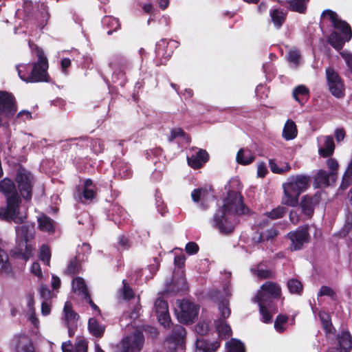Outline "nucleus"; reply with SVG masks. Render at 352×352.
Here are the masks:
<instances>
[{
	"mask_svg": "<svg viewBox=\"0 0 352 352\" xmlns=\"http://www.w3.org/2000/svg\"><path fill=\"white\" fill-rule=\"evenodd\" d=\"M320 200V194L316 192L313 195H306L302 197L300 201V208L302 213L308 217H311L314 214L315 207Z\"/></svg>",
	"mask_w": 352,
	"mask_h": 352,
	"instance_id": "15",
	"label": "nucleus"
},
{
	"mask_svg": "<svg viewBox=\"0 0 352 352\" xmlns=\"http://www.w3.org/2000/svg\"><path fill=\"white\" fill-rule=\"evenodd\" d=\"M220 346L217 341L208 342L203 338L196 340V352H214Z\"/></svg>",
	"mask_w": 352,
	"mask_h": 352,
	"instance_id": "21",
	"label": "nucleus"
},
{
	"mask_svg": "<svg viewBox=\"0 0 352 352\" xmlns=\"http://www.w3.org/2000/svg\"><path fill=\"white\" fill-rule=\"evenodd\" d=\"M297 135L296 124L292 120H288L283 131V136L287 140L294 139Z\"/></svg>",
	"mask_w": 352,
	"mask_h": 352,
	"instance_id": "30",
	"label": "nucleus"
},
{
	"mask_svg": "<svg viewBox=\"0 0 352 352\" xmlns=\"http://www.w3.org/2000/svg\"><path fill=\"white\" fill-rule=\"evenodd\" d=\"M114 212H119L120 215H124V211L119 206H113L111 210H109L108 217L109 219L113 221L115 223H117L118 219L114 216Z\"/></svg>",
	"mask_w": 352,
	"mask_h": 352,
	"instance_id": "60",
	"label": "nucleus"
},
{
	"mask_svg": "<svg viewBox=\"0 0 352 352\" xmlns=\"http://www.w3.org/2000/svg\"><path fill=\"white\" fill-rule=\"evenodd\" d=\"M273 298H274L272 296L261 289L258 291L256 296L254 298V302L258 304L260 314L262 316L263 322H272V314L278 311L276 306L273 303Z\"/></svg>",
	"mask_w": 352,
	"mask_h": 352,
	"instance_id": "7",
	"label": "nucleus"
},
{
	"mask_svg": "<svg viewBox=\"0 0 352 352\" xmlns=\"http://www.w3.org/2000/svg\"><path fill=\"white\" fill-rule=\"evenodd\" d=\"M0 265L2 271L8 274L11 273L12 268L8 263V256L7 253L1 249H0Z\"/></svg>",
	"mask_w": 352,
	"mask_h": 352,
	"instance_id": "41",
	"label": "nucleus"
},
{
	"mask_svg": "<svg viewBox=\"0 0 352 352\" xmlns=\"http://www.w3.org/2000/svg\"><path fill=\"white\" fill-rule=\"evenodd\" d=\"M352 183V164H350L346 170L341 183V188L344 190L347 188Z\"/></svg>",
	"mask_w": 352,
	"mask_h": 352,
	"instance_id": "46",
	"label": "nucleus"
},
{
	"mask_svg": "<svg viewBox=\"0 0 352 352\" xmlns=\"http://www.w3.org/2000/svg\"><path fill=\"white\" fill-rule=\"evenodd\" d=\"M269 166L273 173L278 174L285 173L291 169V166L288 163H285L283 166L279 167L274 160H270Z\"/></svg>",
	"mask_w": 352,
	"mask_h": 352,
	"instance_id": "43",
	"label": "nucleus"
},
{
	"mask_svg": "<svg viewBox=\"0 0 352 352\" xmlns=\"http://www.w3.org/2000/svg\"><path fill=\"white\" fill-rule=\"evenodd\" d=\"M288 321V317L285 315L279 314L274 322V329L278 333H282L285 330V324Z\"/></svg>",
	"mask_w": 352,
	"mask_h": 352,
	"instance_id": "44",
	"label": "nucleus"
},
{
	"mask_svg": "<svg viewBox=\"0 0 352 352\" xmlns=\"http://www.w3.org/2000/svg\"><path fill=\"white\" fill-rule=\"evenodd\" d=\"M155 309L159 322L165 328H169L171 321L167 302L163 298H157L155 302Z\"/></svg>",
	"mask_w": 352,
	"mask_h": 352,
	"instance_id": "14",
	"label": "nucleus"
},
{
	"mask_svg": "<svg viewBox=\"0 0 352 352\" xmlns=\"http://www.w3.org/2000/svg\"><path fill=\"white\" fill-rule=\"evenodd\" d=\"M327 164L330 170L331 180L335 182L337 175V170L338 168V163L336 160L333 158H329L327 161Z\"/></svg>",
	"mask_w": 352,
	"mask_h": 352,
	"instance_id": "51",
	"label": "nucleus"
},
{
	"mask_svg": "<svg viewBox=\"0 0 352 352\" xmlns=\"http://www.w3.org/2000/svg\"><path fill=\"white\" fill-rule=\"evenodd\" d=\"M309 94L308 89L304 85H298L293 90V96L294 99L298 102H301V99L300 96L307 97Z\"/></svg>",
	"mask_w": 352,
	"mask_h": 352,
	"instance_id": "48",
	"label": "nucleus"
},
{
	"mask_svg": "<svg viewBox=\"0 0 352 352\" xmlns=\"http://www.w3.org/2000/svg\"><path fill=\"white\" fill-rule=\"evenodd\" d=\"M72 289L75 293L81 295L82 298L89 295L85 280L82 278L78 277L73 280Z\"/></svg>",
	"mask_w": 352,
	"mask_h": 352,
	"instance_id": "29",
	"label": "nucleus"
},
{
	"mask_svg": "<svg viewBox=\"0 0 352 352\" xmlns=\"http://www.w3.org/2000/svg\"><path fill=\"white\" fill-rule=\"evenodd\" d=\"M236 159L239 164L247 165L254 161V155L250 150L247 148H241L236 154Z\"/></svg>",
	"mask_w": 352,
	"mask_h": 352,
	"instance_id": "25",
	"label": "nucleus"
},
{
	"mask_svg": "<svg viewBox=\"0 0 352 352\" xmlns=\"http://www.w3.org/2000/svg\"><path fill=\"white\" fill-rule=\"evenodd\" d=\"M300 57V56L298 51H290L287 56L288 60L296 65L298 64Z\"/></svg>",
	"mask_w": 352,
	"mask_h": 352,
	"instance_id": "63",
	"label": "nucleus"
},
{
	"mask_svg": "<svg viewBox=\"0 0 352 352\" xmlns=\"http://www.w3.org/2000/svg\"><path fill=\"white\" fill-rule=\"evenodd\" d=\"M92 151L95 153H102L104 150L103 142L100 139H94L91 142Z\"/></svg>",
	"mask_w": 352,
	"mask_h": 352,
	"instance_id": "59",
	"label": "nucleus"
},
{
	"mask_svg": "<svg viewBox=\"0 0 352 352\" xmlns=\"http://www.w3.org/2000/svg\"><path fill=\"white\" fill-rule=\"evenodd\" d=\"M0 192L6 198V206L0 208V218L21 223L25 216L19 212L21 197L16 190L14 182L6 177L0 181Z\"/></svg>",
	"mask_w": 352,
	"mask_h": 352,
	"instance_id": "2",
	"label": "nucleus"
},
{
	"mask_svg": "<svg viewBox=\"0 0 352 352\" xmlns=\"http://www.w3.org/2000/svg\"><path fill=\"white\" fill-rule=\"evenodd\" d=\"M82 261L81 257L80 256V252L78 255H76L74 259L70 261L65 272L68 274H74L78 272V263Z\"/></svg>",
	"mask_w": 352,
	"mask_h": 352,
	"instance_id": "45",
	"label": "nucleus"
},
{
	"mask_svg": "<svg viewBox=\"0 0 352 352\" xmlns=\"http://www.w3.org/2000/svg\"><path fill=\"white\" fill-rule=\"evenodd\" d=\"M319 318L322 323L325 331L327 333H330L333 329L330 316L325 311H320Z\"/></svg>",
	"mask_w": 352,
	"mask_h": 352,
	"instance_id": "42",
	"label": "nucleus"
},
{
	"mask_svg": "<svg viewBox=\"0 0 352 352\" xmlns=\"http://www.w3.org/2000/svg\"><path fill=\"white\" fill-rule=\"evenodd\" d=\"M17 352H34L31 340L26 335H20L14 338Z\"/></svg>",
	"mask_w": 352,
	"mask_h": 352,
	"instance_id": "19",
	"label": "nucleus"
},
{
	"mask_svg": "<svg viewBox=\"0 0 352 352\" xmlns=\"http://www.w3.org/2000/svg\"><path fill=\"white\" fill-rule=\"evenodd\" d=\"M271 20L276 28H280L285 21L286 13L280 9H274L270 12Z\"/></svg>",
	"mask_w": 352,
	"mask_h": 352,
	"instance_id": "28",
	"label": "nucleus"
},
{
	"mask_svg": "<svg viewBox=\"0 0 352 352\" xmlns=\"http://www.w3.org/2000/svg\"><path fill=\"white\" fill-rule=\"evenodd\" d=\"M15 98L12 94L0 91V114L6 119L12 118L16 112Z\"/></svg>",
	"mask_w": 352,
	"mask_h": 352,
	"instance_id": "11",
	"label": "nucleus"
},
{
	"mask_svg": "<svg viewBox=\"0 0 352 352\" xmlns=\"http://www.w3.org/2000/svg\"><path fill=\"white\" fill-rule=\"evenodd\" d=\"M179 309L176 310L178 320L183 324L192 323L198 315L199 307L188 300L179 302Z\"/></svg>",
	"mask_w": 352,
	"mask_h": 352,
	"instance_id": "9",
	"label": "nucleus"
},
{
	"mask_svg": "<svg viewBox=\"0 0 352 352\" xmlns=\"http://www.w3.org/2000/svg\"><path fill=\"white\" fill-rule=\"evenodd\" d=\"M30 272L32 274H34L38 278H41L43 276L40 264L37 262H34L32 263L30 267Z\"/></svg>",
	"mask_w": 352,
	"mask_h": 352,
	"instance_id": "64",
	"label": "nucleus"
},
{
	"mask_svg": "<svg viewBox=\"0 0 352 352\" xmlns=\"http://www.w3.org/2000/svg\"><path fill=\"white\" fill-rule=\"evenodd\" d=\"M329 296L331 299L336 298V293L332 288L328 286H322L318 294V296Z\"/></svg>",
	"mask_w": 352,
	"mask_h": 352,
	"instance_id": "56",
	"label": "nucleus"
},
{
	"mask_svg": "<svg viewBox=\"0 0 352 352\" xmlns=\"http://www.w3.org/2000/svg\"><path fill=\"white\" fill-rule=\"evenodd\" d=\"M228 352H245L243 344L236 339H232L226 344Z\"/></svg>",
	"mask_w": 352,
	"mask_h": 352,
	"instance_id": "39",
	"label": "nucleus"
},
{
	"mask_svg": "<svg viewBox=\"0 0 352 352\" xmlns=\"http://www.w3.org/2000/svg\"><path fill=\"white\" fill-rule=\"evenodd\" d=\"M326 76L331 94L336 98H342L344 95V86L338 74L332 68H327Z\"/></svg>",
	"mask_w": 352,
	"mask_h": 352,
	"instance_id": "12",
	"label": "nucleus"
},
{
	"mask_svg": "<svg viewBox=\"0 0 352 352\" xmlns=\"http://www.w3.org/2000/svg\"><path fill=\"white\" fill-rule=\"evenodd\" d=\"M287 287L289 291L292 294H300L302 291V285L297 279H290L287 282Z\"/></svg>",
	"mask_w": 352,
	"mask_h": 352,
	"instance_id": "47",
	"label": "nucleus"
},
{
	"mask_svg": "<svg viewBox=\"0 0 352 352\" xmlns=\"http://www.w3.org/2000/svg\"><path fill=\"white\" fill-rule=\"evenodd\" d=\"M39 294L43 301H50L53 297L52 292L48 288L47 285H41L39 289Z\"/></svg>",
	"mask_w": 352,
	"mask_h": 352,
	"instance_id": "54",
	"label": "nucleus"
},
{
	"mask_svg": "<svg viewBox=\"0 0 352 352\" xmlns=\"http://www.w3.org/2000/svg\"><path fill=\"white\" fill-rule=\"evenodd\" d=\"M186 329L181 325L177 324L174 326L170 340L177 345H184V339L186 338Z\"/></svg>",
	"mask_w": 352,
	"mask_h": 352,
	"instance_id": "23",
	"label": "nucleus"
},
{
	"mask_svg": "<svg viewBox=\"0 0 352 352\" xmlns=\"http://www.w3.org/2000/svg\"><path fill=\"white\" fill-rule=\"evenodd\" d=\"M310 177L305 175H293L283 184L284 195L281 203L294 207L297 205L300 195L309 186Z\"/></svg>",
	"mask_w": 352,
	"mask_h": 352,
	"instance_id": "4",
	"label": "nucleus"
},
{
	"mask_svg": "<svg viewBox=\"0 0 352 352\" xmlns=\"http://www.w3.org/2000/svg\"><path fill=\"white\" fill-rule=\"evenodd\" d=\"M38 228L43 232L52 233L54 231V222L49 217L42 214L38 218Z\"/></svg>",
	"mask_w": 352,
	"mask_h": 352,
	"instance_id": "27",
	"label": "nucleus"
},
{
	"mask_svg": "<svg viewBox=\"0 0 352 352\" xmlns=\"http://www.w3.org/2000/svg\"><path fill=\"white\" fill-rule=\"evenodd\" d=\"M144 336L141 329L133 331V352H140L144 345Z\"/></svg>",
	"mask_w": 352,
	"mask_h": 352,
	"instance_id": "31",
	"label": "nucleus"
},
{
	"mask_svg": "<svg viewBox=\"0 0 352 352\" xmlns=\"http://www.w3.org/2000/svg\"><path fill=\"white\" fill-rule=\"evenodd\" d=\"M122 283L123 287L118 295V300L120 302L129 301L132 298V289L131 288L130 284L127 283L126 280H123Z\"/></svg>",
	"mask_w": 352,
	"mask_h": 352,
	"instance_id": "35",
	"label": "nucleus"
},
{
	"mask_svg": "<svg viewBox=\"0 0 352 352\" xmlns=\"http://www.w3.org/2000/svg\"><path fill=\"white\" fill-rule=\"evenodd\" d=\"M168 42L165 39H162L156 45L155 52L157 56L162 57H168L170 53H167L166 48L167 47Z\"/></svg>",
	"mask_w": 352,
	"mask_h": 352,
	"instance_id": "49",
	"label": "nucleus"
},
{
	"mask_svg": "<svg viewBox=\"0 0 352 352\" xmlns=\"http://www.w3.org/2000/svg\"><path fill=\"white\" fill-rule=\"evenodd\" d=\"M23 11L25 14L24 19L31 20L34 19L38 23H44L48 16L47 6L45 3H41V10H34L32 2L25 1L23 3Z\"/></svg>",
	"mask_w": 352,
	"mask_h": 352,
	"instance_id": "13",
	"label": "nucleus"
},
{
	"mask_svg": "<svg viewBox=\"0 0 352 352\" xmlns=\"http://www.w3.org/2000/svg\"><path fill=\"white\" fill-rule=\"evenodd\" d=\"M288 239L291 241L289 249L291 251L301 250L305 243L309 241V234L307 227L299 228L287 234Z\"/></svg>",
	"mask_w": 352,
	"mask_h": 352,
	"instance_id": "10",
	"label": "nucleus"
},
{
	"mask_svg": "<svg viewBox=\"0 0 352 352\" xmlns=\"http://www.w3.org/2000/svg\"><path fill=\"white\" fill-rule=\"evenodd\" d=\"M191 197L194 202L198 203L201 201L200 206L204 209L207 208L205 204L213 199V196L210 190L204 188L194 189L191 192Z\"/></svg>",
	"mask_w": 352,
	"mask_h": 352,
	"instance_id": "17",
	"label": "nucleus"
},
{
	"mask_svg": "<svg viewBox=\"0 0 352 352\" xmlns=\"http://www.w3.org/2000/svg\"><path fill=\"white\" fill-rule=\"evenodd\" d=\"M330 179V173L325 170H320L314 177V186L316 188L327 187L329 185Z\"/></svg>",
	"mask_w": 352,
	"mask_h": 352,
	"instance_id": "24",
	"label": "nucleus"
},
{
	"mask_svg": "<svg viewBox=\"0 0 352 352\" xmlns=\"http://www.w3.org/2000/svg\"><path fill=\"white\" fill-rule=\"evenodd\" d=\"M63 318L66 325H77L78 315L72 309L71 302L67 301L63 308Z\"/></svg>",
	"mask_w": 352,
	"mask_h": 352,
	"instance_id": "20",
	"label": "nucleus"
},
{
	"mask_svg": "<svg viewBox=\"0 0 352 352\" xmlns=\"http://www.w3.org/2000/svg\"><path fill=\"white\" fill-rule=\"evenodd\" d=\"M29 45L32 51H35L38 59L37 61L32 63L31 78L29 79L30 82H49L48 60L43 50L30 42H29Z\"/></svg>",
	"mask_w": 352,
	"mask_h": 352,
	"instance_id": "6",
	"label": "nucleus"
},
{
	"mask_svg": "<svg viewBox=\"0 0 352 352\" xmlns=\"http://www.w3.org/2000/svg\"><path fill=\"white\" fill-rule=\"evenodd\" d=\"M39 258L46 265H50V261L51 258V253L50 248L43 245L41 247L39 252H38Z\"/></svg>",
	"mask_w": 352,
	"mask_h": 352,
	"instance_id": "50",
	"label": "nucleus"
},
{
	"mask_svg": "<svg viewBox=\"0 0 352 352\" xmlns=\"http://www.w3.org/2000/svg\"><path fill=\"white\" fill-rule=\"evenodd\" d=\"M214 324L220 337L224 338L231 336V328L223 319H219L214 321Z\"/></svg>",
	"mask_w": 352,
	"mask_h": 352,
	"instance_id": "32",
	"label": "nucleus"
},
{
	"mask_svg": "<svg viewBox=\"0 0 352 352\" xmlns=\"http://www.w3.org/2000/svg\"><path fill=\"white\" fill-rule=\"evenodd\" d=\"M338 344L340 348L330 349L327 352H349L352 349V337L348 331H341L336 336Z\"/></svg>",
	"mask_w": 352,
	"mask_h": 352,
	"instance_id": "16",
	"label": "nucleus"
},
{
	"mask_svg": "<svg viewBox=\"0 0 352 352\" xmlns=\"http://www.w3.org/2000/svg\"><path fill=\"white\" fill-rule=\"evenodd\" d=\"M88 330L96 338H102L105 331V326L95 318H90L88 321Z\"/></svg>",
	"mask_w": 352,
	"mask_h": 352,
	"instance_id": "22",
	"label": "nucleus"
},
{
	"mask_svg": "<svg viewBox=\"0 0 352 352\" xmlns=\"http://www.w3.org/2000/svg\"><path fill=\"white\" fill-rule=\"evenodd\" d=\"M35 233L33 224H25L16 227L17 245L12 250L14 256L27 261L32 255V247L28 242L33 239Z\"/></svg>",
	"mask_w": 352,
	"mask_h": 352,
	"instance_id": "5",
	"label": "nucleus"
},
{
	"mask_svg": "<svg viewBox=\"0 0 352 352\" xmlns=\"http://www.w3.org/2000/svg\"><path fill=\"white\" fill-rule=\"evenodd\" d=\"M286 213V208L283 206H278L274 208L270 212H266L265 215L272 219H276L283 217Z\"/></svg>",
	"mask_w": 352,
	"mask_h": 352,
	"instance_id": "52",
	"label": "nucleus"
},
{
	"mask_svg": "<svg viewBox=\"0 0 352 352\" xmlns=\"http://www.w3.org/2000/svg\"><path fill=\"white\" fill-rule=\"evenodd\" d=\"M78 252H80L81 261H83L91 252L90 245L86 243H83L82 246L77 250V255H78Z\"/></svg>",
	"mask_w": 352,
	"mask_h": 352,
	"instance_id": "58",
	"label": "nucleus"
},
{
	"mask_svg": "<svg viewBox=\"0 0 352 352\" xmlns=\"http://www.w3.org/2000/svg\"><path fill=\"white\" fill-rule=\"evenodd\" d=\"M195 331L199 335H205L209 331V325L207 322L200 321L195 327Z\"/></svg>",
	"mask_w": 352,
	"mask_h": 352,
	"instance_id": "57",
	"label": "nucleus"
},
{
	"mask_svg": "<svg viewBox=\"0 0 352 352\" xmlns=\"http://www.w3.org/2000/svg\"><path fill=\"white\" fill-rule=\"evenodd\" d=\"M15 180L21 197L24 199L30 200L34 183L32 175L24 168L19 167L16 171Z\"/></svg>",
	"mask_w": 352,
	"mask_h": 352,
	"instance_id": "8",
	"label": "nucleus"
},
{
	"mask_svg": "<svg viewBox=\"0 0 352 352\" xmlns=\"http://www.w3.org/2000/svg\"><path fill=\"white\" fill-rule=\"evenodd\" d=\"M96 193L94 188H83L82 197L80 196V199L82 200V198L85 200H91L92 199Z\"/></svg>",
	"mask_w": 352,
	"mask_h": 352,
	"instance_id": "62",
	"label": "nucleus"
},
{
	"mask_svg": "<svg viewBox=\"0 0 352 352\" xmlns=\"http://www.w3.org/2000/svg\"><path fill=\"white\" fill-rule=\"evenodd\" d=\"M185 250L186 253L190 255L195 254L199 251V246L195 242H188L185 247Z\"/></svg>",
	"mask_w": 352,
	"mask_h": 352,
	"instance_id": "61",
	"label": "nucleus"
},
{
	"mask_svg": "<svg viewBox=\"0 0 352 352\" xmlns=\"http://www.w3.org/2000/svg\"><path fill=\"white\" fill-rule=\"evenodd\" d=\"M252 272L260 278H270L274 275L272 271L263 268L261 264L258 265L256 268L252 269Z\"/></svg>",
	"mask_w": 352,
	"mask_h": 352,
	"instance_id": "38",
	"label": "nucleus"
},
{
	"mask_svg": "<svg viewBox=\"0 0 352 352\" xmlns=\"http://www.w3.org/2000/svg\"><path fill=\"white\" fill-rule=\"evenodd\" d=\"M259 233L260 234H259L258 238L256 236L254 238V240L256 242H261L265 240L272 239L274 237H275L276 236H277L278 232L275 228H271L267 230H265V232H259Z\"/></svg>",
	"mask_w": 352,
	"mask_h": 352,
	"instance_id": "40",
	"label": "nucleus"
},
{
	"mask_svg": "<svg viewBox=\"0 0 352 352\" xmlns=\"http://www.w3.org/2000/svg\"><path fill=\"white\" fill-rule=\"evenodd\" d=\"M208 160V153L206 150L199 149L195 155L187 157L188 165L193 168H199Z\"/></svg>",
	"mask_w": 352,
	"mask_h": 352,
	"instance_id": "18",
	"label": "nucleus"
},
{
	"mask_svg": "<svg viewBox=\"0 0 352 352\" xmlns=\"http://www.w3.org/2000/svg\"><path fill=\"white\" fill-rule=\"evenodd\" d=\"M334 149L335 144L333 138L331 136H325L324 146L319 148L318 153L322 157H327L331 156L333 153Z\"/></svg>",
	"mask_w": 352,
	"mask_h": 352,
	"instance_id": "26",
	"label": "nucleus"
},
{
	"mask_svg": "<svg viewBox=\"0 0 352 352\" xmlns=\"http://www.w3.org/2000/svg\"><path fill=\"white\" fill-rule=\"evenodd\" d=\"M120 352H132V337L127 336L124 338L119 346Z\"/></svg>",
	"mask_w": 352,
	"mask_h": 352,
	"instance_id": "53",
	"label": "nucleus"
},
{
	"mask_svg": "<svg viewBox=\"0 0 352 352\" xmlns=\"http://www.w3.org/2000/svg\"><path fill=\"white\" fill-rule=\"evenodd\" d=\"M102 23L104 27L109 28L107 31V34L109 35H111L113 32L116 31L120 26L119 21L110 16H105L102 19Z\"/></svg>",
	"mask_w": 352,
	"mask_h": 352,
	"instance_id": "34",
	"label": "nucleus"
},
{
	"mask_svg": "<svg viewBox=\"0 0 352 352\" xmlns=\"http://www.w3.org/2000/svg\"><path fill=\"white\" fill-rule=\"evenodd\" d=\"M321 18L328 19L335 29L340 31L343 34L341 37L336 31L332 33L328 37V43L337 50L343 47L346 41H349L352 36V32L349 25L344 21L339 19L338 14L331 10H325L321 14Z\"/></svg>",
	"mask_w": 352,
	"mask_h": 352,
	"instance_id": "3",
	"label": "nucleus"
},
{
	"mask_svg": "<svg viewBox=\"0 0 352 352\" xmlns=\"http://www.w3.org/2000/svg\"><path fill=\"white\" fill-rule=\"evenodd\" d=\"M261 289L276 298H279L281 294V289L279 285L273 282H266L261 287Z\"/></svg>",
	"mask_w": 352,
	"mask_h": 352,
	"instance_id": "33",
	"label": "nucleus"
},
{
	"mask_svg": "<svg viewBox=\"0 0 352 352\" xmlns=\"http://www.w3.org/2000/svg\"><path fill=\"white\" fill-rule=\"evenodd\" d=\"M19 78L26 82H30L29 80L31 78V65L30 64H20L16 66Z\"/></svg>",
	"mask_w": 352,
	"mask_h": 352,
	"instance_id": "36",
	"label": "nucleus"
},
{
	"mask_svg": "<svg viewBox=\"0 0 352 352\" xmlns=\"http://www.w3.org/2000/svg\"><path fill=\"white\" fill-rule=\"evenodd\" d=\"M219 309L221 313V318L220 319L224 320L225 318L229 317L230 315V309L228 307V300H223L219 305Z\"/></svg>",
	"mask_w": 352,
	"mask_h": 352,
	"instance_id": "55",
	"label": "nucleus"
},
{
	"mask_svg": "<svg viewBox=\"0 0 352 352\" xmlns=\"http://www.w3.org/2000/svg\"><path fill=\"white\" fill-rule=\"evenodd\" d=\"M248 210L243 202L241 195L235 191H230L223 205L216 211L213 217V226L221 233H230L237 223L236 216L245 214Z\"/></svg>",
	"mask_w": 352,
	"mask_h": 352,
	"instance_id": "1",
	"label": "nucleus"
},
{
	"mask_svg": "<svg viewBox=\"0 0 352 352\" xmlns=\"http://www.w3.org/2000/svg\"><path fill=\"white\" fill-rule=\"evenodd\" d=\"M309 0H290L289 9L294 12L304 14L307 10V6Z\"/></svg>",
	"mask_w": 352,
	"mask_h": 352,
	"instance_id": "37",
	"label": "nucleus"
}]
</instances>
